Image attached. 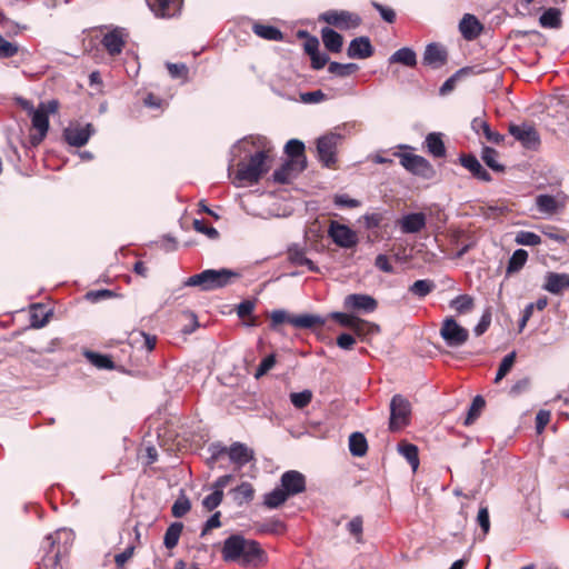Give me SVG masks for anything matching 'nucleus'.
I'll return each instance as SVG.
<instances>
[{
  "instance_id": "nucleus-1",
  "label": "nucleus",
  "mask_w": 569,
  "mask_h": 569,
  "mask_svg": "<svg viewBox=\"0 0 569 569\" xmlns=\"http://www.w3.org/2000/svg\"><path fill=\"white\" fill-rule=\"evenodd\" d=\"M243 143H251L258 150L250 156L248 162L240 161L237 164V172L233 183L237 187L247 183L253 186L270 170L272 161V147L264 137H249Z\"/></svg>"
},
{
  "instance_id": "nucleus-2",
  "label": "nucleus",
  "mask_w": 569,
  "mask_h": 569,
  "mask_svg": "<svg viewBox=\"0 0 569 569\" xmlns=\"http://www.w3.org/2000/svg\"><path fill=\"white\" fill-rule=\"evenodd\" d=\"M221 556L226 562H237L242 567L258 568L268 561L260 543L241 535H231L223 541Z\"/></svg>"
},
{
  "instance_id": "nucleus-3",
  "label": "nucleus",
  "mask_w": 569,
  "mask_h": 569,
  "mask_svg": "<svg viewBox=\"0 0 569 569\" xmlns=\"http://www.w3.org/2000/svg\"><path fill=\"white\" fill-rule=\"evenodd\" d=\"M240 278V273L230 269H207L193 274L184 282L188 287H199L202 291H212L224 288Z\"/></svg>"
},
{
  "instance_id": "nucleus-4",
  "label": "nucleus",
  "mask_w": 569,
  "mask_h": 569,
  "mask_svg": "<svg viewBox=\"0 0 569 569\" xmlns=\"http://www.w3.org/2000/svg\"><path fill=\"white\" fill-rule=\"evenodd\" d=\"M282 323H290L296 328L322 327L326 320L316 315L291 316L282 309L273 310L270 315V328L277 330Z\"/></svg>"
},
{
  "instance_id": "nucleus-5",
  "label": "nucleus",
  "mask_w": 569,
  "mask_h": 569,
  "mask_svg": "<svg viewBox=\"0 0 569 569\" xmlns=\"http://www.w3.org/2000/svg\"><path fill=\"white\" fill-rule=\"evenodd\" d=\"M508 132L526 150L538 151L541 147L540 133L532 122L509 123Z\"/></svg>"
},
{
  "instance_id": "nucleus-6",
  "label": "nucleus",
  "mask_w": 569,
  "mask_h": 569,
  "mask_svg": "<svg viewBox=\"0 0 569 569\" xmlns=\"http://www.w3.org/2000/svg\"><path fill=\"white\" fill-rule=\"evenodd\" d=\"M318 20L342 31L355 30L362 23V18L348 10H327L319 14Z\"/></svg>"
},
{
  "instance_id": "nucleus-7",
  "label": "nucleus",
  "mask_w": 569,
  "mask_h": 569,
  "mask_svg": "<svg viewBox=\"0 0 569 569\" xmlns=\"http://www.w3.org/2000/svg\"><path fill=\"white\" fill-rule=\"evenodd\" d=\"M59 109L57 100H50L47 103H40L32 113V127L38 131V134L32 136L33 144L40 143L47 136L49 129V114L56 113Z\"/></svg>"
},
{
  "instance_id": "nucleus-8",
  "label": "nucleus",
  "mask_w": 569,
  "mask_h": 569,
  "mask_svg": "<svg viewBox=\"0 0 569 569\" xmlns=\"http://www.w3.org/2000/svg\"><path fill=\"white\" fill-rule=\"evenodd\" d=\"M411 415L410 402L401 395H395L390 402L389 429L399 431L409 425Z\"/></svg>"
},
{
  "instance_id": "nucleus-9",
  "label": "nucleus",
  "mask_w": 569,
  "mask_h": 569,
  "mask_svg": "<svg viewBox=\"0 0 569 569\" xmlns=\"http://www.w3.org/2000/svg\"><path fill=\"white\" fill-rule=\"evenodd\" d=\"M341 139V134L333 132L325 134L318 139L317 152L319 160L325 167L331 168L337 162V148Z\"/></svg>"
},
{
  "instance_id": "nucleus-10",
  "label": "nucleus",
  "mask_w": 569,
  "mask_h": 569,
  "mask_svg": "<svg viewBox=\"0 0 569 569\" xmlns=\"http://www.w3.org/2000/svg\"><path fill=\"white\" fill-rule=\"evenodd\" d=\"M440 336L449 347H459L467 342L469 332L452 317H448L442 322Z\"/></svg>"
},
{
  "instance_id": "nucleus-11",
  "label": "nucleus",
  "mask_w": 569,
  "mask_h": 569,
  "mask_svg": "<svg viewBox=\"0 0 569 569\" xmlns=\"http://www.w3.org/2000/svg\"><path fill=\"white\" fill-rule=\"evenodd\" d=\"M96 132L91 123L84 126L80 123H71L63 131V138L68 144L72 147H83L89 141L90 137Z\"/></svg>"
},
{
  "instance_id": "nucleus-12",
  "label": "nucleus",
  "mask_w": 569,
  "mask_h": 569,
  "mask_svg": "<svg viewBox=\"0 0 569 569\" xmlns=\"http://www.w3.org/2000/svg\"><path fill=\"white\" fill-rule=\"evenodd\" d=\"M329 236L332 241L341 248L350 249L356 247L358 243L357 233L349 227L337 221H332L330 223Z\"/></svg>"
},
{
  "instance_id": "nucleus-13",
  "label": "nucleus",
  "mask_w": 569,
  "mask_h": 569,
  "mask_svg": "<svg viewBox=\"0 0 569 569\" xmlns=\"http://www.w3.org/2000/svg\"><path fill=\"white\" fill-rule=\"evenodd\" d=\"M343 307L355 312L371 313L377 310L378 301L369 295L351 293L345 298Z\"/></svg>"
},
{
  "instance_id": "nucleus-14",
  "label": "nucleus",
  "mask_w": 569,
  "mask_h": 569,
  "mask_svg": "<svg viewBox=\"0 0 569 569\" xmlns=\"http://www.w3.org/2000/svg\"><path fill=\"white\" fill-rule=\"evenodd\" d=\"M401 166L413 174L421 177H429L432 173V166L430 162L418 154L413 153H399Z\"/></svg>"
},
{
  "instance_id": "nucleus-15",
  "label": "nucleus",
  "mask_w": 569,
  "mask_h": 569,
  "mask_svg": "<svg viewBox=\"0 0 569 569\" xmlns=\"http://www.w3.org/2000/svg\"><path fill=\"white\" fill-rule=\"evenodd\" d=\"M149 9L158 18H172L180 13L183 0H146Z\"/></svg>"
},
{
  "instance_id": "nucleus-16",
  "label": "nucleus",
  "mask_w": 569,
  "mask_h": 569,
  "mask_svg": "<svg viewBox=\"0 0 569 569\" xmlns=\"http://www.w3.org/2000/svg\"><path fill=\"white\" fill-rule=\"evenodd\" d=\"M281 488L291 497L299 495L306 490L305 476L296 470H289L282 473L280 478Z\"/></svg>"
},
{
  "instance_id": "nucleus-17",
  "label": "nucleus",
  "mask_w": 569,
  "mask_h": 569,
  "mask_svg": "<svg viewBox=\"0 0 569 569\" xmlns=\"http://www.w3.org/2000/svg\"><path fill=\"white\" fill-rule=\"evenodd\" d=\"M397 224L402 233H418L426 228L427 218L422 212H412L398 219Z\"/></svg>"
},
{
  "instance_id": "nucleus-18",
  "label": "nucleus",
  "mask_w": 569,
  "mask_h": 569,
  "mask_svg": "<svg viewBox=\"0 0 569 569\" xmlns=\"http://www.w3.org/2000/svg\"><path fill=\"white\" fill-rule=\"evenodd\" d=\"M460 164L467 169L475 179L490 182L491 176L490 173L482 167L480 161L472 153H461L459 157Z\"/></svg>"
},
{
  "instance_id": "nucleus-19",
  "label": "nucleus",
  "mask_w": 569,
  "mask_h": 569,
  "mask_svg": "<svg viewBox=\"0 0 569 569\" xmlns=\"http://www.w3.org/2000/svg\"><path fill=\"white\" fill-rule=\"evenodd\" d=\"M447 60L448 52L442 46L438 43H430L426 47L422 59L423 64L438 69L445 66Z\"/></svg>"
},
{
  "instance_id": "nucleus-20",
  "label": "nucleus",
  "mask_w": 569,
  "mask_h": 569,
  "mask_svg": "<svg viewBox=\"0 0 569 569\" xmlns=\"http://www.w3.org/2000/svg\"><path fill=\"white\" fill-rule=\"evenodd\" d=\"M101 44L110 56H119L126 46L122 30L116 28L107 32L101 40Z\"/></svg>"
},
{
  "instance_id": "nucleus-21",
  "label": "nucleus",
  "mask_w": 569,
  "mask_h": 569,
  "mask_svg": "<svg viewBox=\"0 0 569 569\" xmlns=\"http://www.w3.org/2000/svg\"><path fill=\"white\" fill-rule=\"evenodd\" d=\"M375 52L368 37H358L351 40L347 49V56L351 59H367Z\"/></svg>"
},
{
  "instance_id": "nucleus-22",
  "label": "nucleus",
  "mask_w": 569,
  "mask_h": 569,
  "mask_svg": "<svg viewBox=\"0 0 569 569\" xmlns=\"http://www.w3.org/2000/svg\"><path fill=\"white\" fill-rule=\"evenodd\" d=\"M284 152L290 158L289 161H295L298 166V171H303L307 167V159L305 154V144L298 139L289 140L284 146Z\"/></svg>"
},
{
  "instance_id": "nucleus-23",
  "label": "nucleus",
  "mask_w": 569,
  "mask_h": 569,
  "mask_svg": "<svg viewBox=\"0 0 569 569\" xmlns=\"http://www.w3.org/2000/svg\"><path fill=\"white\" fill-rule=\"evenodd\" d=\"M459 30L466 40H475L482 32L483 26L473 14L466 13L459 23Z\"/></svg>"
},
{
  "instance_id": "nucleus-24",
  "label": "nucleus",
  "mask_w": 569,
  "mask_h": 569,
  "mask_svg": "<svg viewBox=\"0 0 569 569\" xmlns=\"http://www.w3.org/2000/svg\"><path fill=\"white\" fill-rule=\"evenodd\" d=\"M552 295H560L569 288V273L548 272L542 287Z\"/></svg>"
},
{
  "instance_id": "nucleus-25",
  "label": "nucleus",
  "mask_w": 569,
  "mask_h": 569,
  "mask_svg": "<svg viewBox=\"0 0 569 569\" xmlns=\"http://www.w3.org/2000/svg\"><path fill=\"white\" fill-rule=\"evenodd\" d=\"M471 128L477 134L482 133L491 143L501 144L505 141V136L497 131H492L489 123L483 118H475L471 121Z\"/></svg>"
},
{
  "instance_id": "nucleus-26",
  "label": "nucleus",
  "mask_w": 569,
  "mask_h": 569,
  "mask_svg": "<svg viewBox=\"0 0 569 569\" xmlns=\"http://www.w3.org/2000/svg\"><path fill=\"white\" fill-rule=\"evenodd\" d=\"M228 456L233 463L242 467L253 459V451L250 450L244 443L234 442L230 446Z\"/></svg>"
},
{
  "instance_id": "nucleus-27",
  "label": "nucleus",
  "mask_w": 569,
  "mask_h": 569,
  "mask_svg": "<svg viewBox=\"0 0 569 569\" xmlns=\"http://www.w3.org/2000/svg\"><path fill=\"white\" fill-rule=\"evenodd\" d=\"M321 39L325 48L332 53H339L342 50L343 37L330 27L321 29Z\"/></svg>"
},
{
  "instance_id": "nucleus-28",
  "label": "nucleus",
  "mask_w": 569,
  "mask_h": 569,
  "mask_svg": "<svg viewBox=\"0 0 569 569\" xmlns=\"http://www.w3.org/2000/svg\"><path fill=\"white\" fill-rule=\"evenodd\" d=\"M252 32L264 40L269 41H282L283 40V33L282 31L273 26L264 24L260 22H256L252 24Z\"/></svg>"
},
{
  "instance_id": "nucleus-29",
  "label": "nucleus",
  "mask_w": 569,
  "mask_h": 569,
  "mask_svg": "<svg viewBox=\"0 0 569 569\" xmlns=\"http://www.w3.org/2000/svg\"><path fill=\"white\" fill-rule=\"evenodd\" d=\"M428 152L435 158L446 157L447 150L439 132H431L425 140Z\"/></svg>"
},
{
  "instance_id": "nucleus-30",
  "label": "nucleus",
  "mask_w": 569,
  "mask_h": 569,
  "mask_svg": "<svg viewBox=\"0 0 569 569\" xmlns=\"http://www.w3.org/2000/svg\"><path fill=\"white\" fill-rule=\"evenodd\" d=\"M130 340L131 345L140 348L146 349V351L151 352L157 345V337L152 335H148L144 331L141 330H134L130 333Z\"/></svg>"
},
{
  "instance_id": "nucleus-31",
  "label": "nucleus",
  "mask_w": 569,
  "mask_h": 569,
  "mask_svg": "<svg viewBox=\"0 0 569 569\" xmlns=\"http://www.w3.org/2000/svg\"><path fill=\"white\" fill-rule=\"evenodd\" d=\"M288 260L296 266H306L310 271H318V267L306 257V252L298 246L288 249Z\"/></svg>"
},
{
  "instance_id": "nucleus-32",
  "label": "nucleus",
  "mask_w": 569,
  "mask_h": 569,
  "mask_svg": "<svg viewBox=\"0 0 569 569\" xmlns=\"http://www.w3.org/2000/svg\"><path fill=\"white\" fill-rule=\"evenodd\" d=\"M390 63H400L406 67L413 68L417 64V54L416 52L408 47L401 48L397 50L390 58Z\"/></svg>"
},
{
  "instance_id": "nucleus-33",
  "label": "nucleus",
  "mask_w": 569,
  "mask_h": 569,
  "mask_svg": "<svg viewBox=\"0 0 569 569\" xmlns=\"http://www.w3.org/2000/svg\"><path fill=\"white\" fill-rule=\"evenodd\" d=\"M298 166L295 164V161L287 160L279 169H277L273 174V181L278 183H288L297 173Z\"/></svg>"
},
{
  "instance_id": "nucleus-34",
  "label": "nucleus",
  "mask_w": 569,
  "mask_h": 569,
  "mask_svg": "<svg viewBox=\"0 0 569 569\" xmlns=\"http://www.w3.org/2000/svg\"><path fill=\"white\" fill-rule=\"evenodd\" d=\"M398 451L407 459V461L412 467V470L416 471L419 467L418 447L413 443L401 441L398 445Z\"/></svg>"
},
{
  "instance_id": "nucleus-35",
  "label": "nucleus",
  "mask_w": 569,
  "mask_h": 569,
  "mask_svg": "<svg viewBox=\"0 0 569 569\" xmlns=\"http://www.w3.org/2000/svg\"><path fill=\"white\" fill-rule=\"evenodd\" d=\"M542 28L559 29L561 27V12L557 8L547 9L539 18Z\"/></svg>"
},
{
  "instance_id": "nucleus-36",
  "label": "nucleus",
  "mask_w": 569,
  "mask_h": 569,
  "mask_svg": "<svg viewBox=\"0 0 569 569\" xmlns=\"http://www.w3.org/2000/svg\"><path fill=\"white\" fill-rule=\"evenodd\" d=\"M349 450L355 457H363L368 451V442L361 432H353L349 437Z\"/></svg>"
},
{
  "instance_id": "nucleus-37",
  "label": "nucleus",
  "mask_w": 569,
  "mask_h": 569,
  "mask_svg": "<svg viewBox=\"0 0 569 569\" xmlns=\"http://www.w3.org/2000/svg\"><path fill=\"white\" fill-rule=\"evenodd\" d=\"M436 289V283L431 279H421L415 281L408 289V291L419 298L422 299L430 295Z\"/></svg>"
},
{
  "instance_id": "nucleus-38",
  "label": "nucleus",
  "mask_w": 569,
  "mask_h": 569,
  "mask_svg": "<svg viewBox=\"0 0 569 569\" xmlns=\"http://www.w3.org/2000/svg\"><path fill=\"white\" fill-rule=\"evenodd\" d=\"M182 530V522H173L167 528L163 537L166 548L173 549L178 545Z\"/></svg>"
},
{
  "instance_id": "nucleus-39",
  "label": "nucleus",
  "mask_w": 569,
  "mask_h": 569,
  "mask_svg": "<svg viewBox=\"0 0 569 569\" xmlns=\"http://www.w3.org/2000/svg\"><path fill=\"white\" fill-rule=\"evenodd\" d=\"M288 498L289 496L286 493V491L281 487H278L269 493L264 495L263 503L269 509H276L283 505Z\"/></svg>"
},
{
  "instance_id": "nucleus-40",
  "label": "nucleus",
  "mask_w": 569,
  "mask_h": 569,
  "mask_svg": "<svg viewBox=\"0 0 569 569\" xmlns=\"http://www.w3.org/2000/svg\"><path fill=\"white\" fill-rule=\"evenodd\" d=\"M331 318L338 321L342 327L351 328L356 331H359L365 325L362 319L345 312H333L331 313Z\"/></svg>"
},
{
  "instance_id": "nucleus-41",
  "label": "nucleus",
  "mask_w": 569,
  "mask_h": 569,
  "mask_svg": "<svg viewBox=\"0 0 569 569\" xmlns=\"http://www.w3.org/2000/svg\"><path fill=\"white\" fill-rule=\"evenodd\" d=\"M254 497V488L250 482H242L233 489V499L238 505L250 502Z\"/></svg>"
},
{
  "instance_id": "nucleus-42",
  "label": "nucleus",
  "mask_w": 569,
  "mask_h": 569,
  "mask_svg": "<svg viewBox=\"0 0 569 569\" xmlns=\"http://www.w3.org/2000/svg\"><path fill=\"white\" fill-rule=\"evenodd\" d=\"M499 153L491 147H483L481 151V159L493 171L503 172L505 166L497 161Z\"/></svg>"
},
{
  "instance_id": "nucleus-43",
  "label": "nucleus",
  "mask_w": 569,
  "mask_h": 569,
  "mask_svg": "<svg viewBox=\"0 0 569 569\" xmlns=\"http://www.w3.org/2000/svg\"><path fill=\"white\" fill-rule=\"evenodd\" d=\"M528 252L523 249L516 250L509 259L507 273L518 272L526 264Z\"/></svg>"
},
{
  "instance_id": "nucleus-44",
  "label": "nucleus",
  "mask_w": 569,
  "mask_h": 569,
  "mask_svg": "<svg viewBox=\"0 0 569 569\" xmlns=\"http://www.w3.org/2000/svg\"><path fill=\"white\" fill-rule=\"evenodd\" d=\"M359 69L356 63H339V62H330L328 66V71L337 77L346 78L350 74L357 72Z\"/></svg>"
},
{
  "instance_id": "nucleus-45",
  "label": "nucleus",
  "mask_w": 569,
  "mask_h": 569,
  "mask_svg": "<svg viewBox=\"0 0 569 569\" xmlns=\"http://www.w3.org/2000/svg\"><path fill=\"white\" fill-rule=\"evenodd\" d=\"M536 204L539 211L552 214L558 210V202L553 196L550 194H539L536 198Z\"/></svg>"
},
{
  "instance_id": "nucleus-46",
  "label": "nucleus",
  "mask_w": 569,
  "mask_h": 569,
  "mask_svg": "<svg viewBox=\"0 0 569 569\" xmlns=\"http://www.w3.org/2000/svg\"><path fill=\"white\" fill-rule=\"evenodd\" d=\"M86 358L99 369H113L114 363L109 356L101 355L94 351H87Z\"/></svg>"
},
{
  "instance_id": "nucleus-47",
  "label": "nucleus",
  "mask_w": 569,
  "mask_h": 569,
  "mask_svg": "<svg viewBox=\"0 0 569 569\" xmlns=\"http://www.w3.org/2000/svg\"><path fill=\"white\" fill-rule=\"evenodd\" d=\"M471 68H461L457 72H455L450 78H448L439 89L441 96H446L455 90L458 80L466 74H469Z\"/></svg>"
},
{
  "instance_id": "nucleus-48",
  "label": "nucleus",
  "mask_w": 569,
  "mask_h": 569,
  "mask_svg": "<svg viewBox=\"0 0 569 569\" xmlns=\"http://www.w3.org/2000/svg\"><path fill=\"white\" fill-rule=\"evenodd\" d=\"M486 406V401L481 396H477L473 398L471 406L468 410L467 418L465 420L466 426H470L475 422V420L480 416V412Z\"/></svg>"
},
{
  "instance_id": "nucleus-49",
  "label": "nucleus",
  "mask_w": 569,
  "mask_h": 569,
  "mask_svg": "<svg viewBox=\"0 0 569 569\" xmlns=\"http://www.w3.org/2000/svg\"><path fill=\"white\" fill-rule=\"evenodd\" d=\"M516 361V352L512 351L508 353L500 362L496 378L495 383H499L511 370Z\"/></svg>"
},
{
  "instance_id": "nucleus-50",
  "label": "nucleus",
  "mask_w": 569,
  "mask_h": 569,
  "mask_svg": "<svg viewBox=\"0 0 569 569\" xmlns=\"http://www.w3.org/2000/svg\"><path fill=\"white\" fill-rule=\"evenodd\" d=\"M451 307L455 308L458 313H466L473 309L475 300L469 295H460L451 301Z\"/></svg>"
},
{
  "instance_id": "nucleus-51",
  "label": "nucleus",
  "mask_w": 569,
  "mask_h": 569,
  "mask_svg": "<svg viewBox=\"0 0 569 569\" xmlns=\"http://www.w3.org/2000/svg\"><path fill=\"white\" fill-rule=\"evenodd\" d=\"M142 103L146 108L160 111H163L168 106V102L164 99L152 92L146 94V97L142 99Z\"/></svg>"
},
{
  "instance_id": "nucleus-52",
  "label": "nucleus",
  "mask_w": 569,
  "mask_h": 569,
  "mask_svg": "<svg viewBox=\"0 0 569 569\" xmlns=\"http://www.w3.org/2000/svg\"><path fill=\"white\" fill-rule=\"evenodd\" d=\"M19 52V46L14 42H10L0 34V58L8 59L12 58Z\"/></svg>"
},
{
  "instance_id": "nucleus-53",
  "label": "nucleus",
  "mask_w": 569,
  "mask_h": 569,
  "mask_svg": "<svg viewBox=\"0 0 569 569\" xmlns=\"http://www.w3.org/2000/svg\"><path fill=\"white\" fill-rule=\"evenodd\" d=\"M492 319V309L491 307L486 308L483 311L480 321L475 327L473 332L477 337L482 336L490 327Z\"/></svg>"
},
{
  "instance_id": "nucleus-54",
  "label": "nucleus",
  "mask_w": 569,
  "mask_h": 569,
  "mask_svg": "<svg viewBox=\"0 0 569 569\" xmlns=\"http://www.w3.org/2000/svg\"><path fill=\"white\" fill-rule=\"evenodd\" d=\"M48 322V313L42 306H33L31 311V325L41 328Z\"/></svg>"
},
{
  "instance_id": "nucleus-55",
  "label": "nucleus",
  "mask_w": 569,
  "mask_h": 569,
  "mask_svg": "<svg viewBox=\"0 0 569 569\" xmlns=\"http://www.w3.org/2000/svg\"><path fill=\"white\" fill-rule=\"evenodd\" d=\"M516 242L522 246H538L541 243V237L531 231H520L516 237Z\"/></svg>"
},
{
  "instance_id": "nucleus-56",
  "label": "nucleus",
  "mask_w": 569,
  "mask_h": 569,
  "mask_svg": "<svg viewBox=\"0 0 569 569\" xmlns=\"http://www.w3.org/2000/svg\"><path fill=\"white\" fill-rule=\"evenodd\" d=\"M311 399H312V393L309 390H303L301 392H293L290 395V400H291L292 405L298 409H302V408L307 407L311 402Z\"/></svg>"
},
{
  "instance_id": "nucleus-57",
  "label": "nucleus",
  "mask_w": 569,
  "mask_h": 569,
  "mask_svg": "<svg viewBox=\"0 0 569 569\" xmlns=\"http://www.w3.org/2000/svg\"><path fill=\"white\" fill-rule=\"evenodd\" d=\"M347 529H348L349 533L351 536H353L358 542L362 541V531H363L362 517L357 516V517L352 518L349 521Z\"/></svg>"
},
{
  "instance_id": "nucleus-58",
  "label": "nucleus",
  "mask_w": 569,
  "mask_h": 569,
  "mask_svg": "<svg viewBox=\"0 0 569 569\" xmlns=\"http://www.w3.org/2000/svg\"><path fill=\"white\" fill-rule=\"evenodd\" d=\"M190 509H191V503H190L189 499L186 497H182L174 501V503L171 508V513L176 518H181L187 512H189Z\"/></svg>"
},
{
  "instance_id": "nucleus-59",
  "label": "nucleus",
  "mask_w": 569,
  "mask_h": 569,
  "mask_svg": "<svg viewBox=\"0 0 569 569\" xmlns=\"http://www.w3.org/2000/svg\"><path fill=\"white\" fill-rule=\"evenodd\" d=\"M223 490H213L212 493L208 495L203 501L202 506L207 511H212L216 509L222 501Z\"/></svg>"
},
{
  "instance_id": "nucleus-60",
  "label": "nucleus",
  "mask_w": 569,
  "mask_h": 569,
  "mask_svg": "<svg viewBox=\"0 0 569 569\" xmlns=\"http://www.w3.org/2000/svg\"><path fill=\"white\" fill-rule=\"evenodd\" d=\"M169 74L174 79L187 80L189 69L184 63H167Z\"/></svg>"
},
{
  "instance_id": "nucleus-61",
  "label": "nucleus",
  "mask_w": 569,
  "mask_h": 569,
  "mask_svg": "<svg viewBox=\"0 0 569 569\" xmlns=\"http://www.w3.org/2000/svg\"><path fill=\"white\" fill-rule=\"evenodd\" d=\"M531 387V379L529 377H525L522 379H519L518 381H516L510 390H509V395L512 396V397H518L525 392H527Z\"/></svg>"
},
{
  "instance_id": "nucleus-62",
  "label": "nucleus",
  "mask_w": 569,
  "mask_h": 569,
  "mask_svg": "<svg viewBox=\"0 0 569 569\" xmlns=\"http://www.w3.org/2000/svg\"><path fill=\"white\" fill-rule=\"evenodd\" d=\"M300 100L303 103H319L327 100V94L322 90H315L300 93Z\"/></svg>"
},
{
  "instance_id": "nucleus-63",
  "label": "nucleus",
  "mask_w": 569,
  "mask_h": 569,
  "mask_svg": "<svg viewBox=\"0 0 569 569\" xmlns=\"http://www.w3.org/2000/svg\"><path fill=\"white\" fill-rule=\"evenodd\" d=\"M284 530V523L278 519L259 525L258 531L262 533H280Z\"/></svg>"
},
{
  "instance_id": "nucleus-64",
  "label": "nucleus",
  "mask_w": 569,
  "mask_h": 569,
  "mask_svg": "<svg viewBox=\"0 0 569 569\" xmlns=\"http://www.w3.org/2000/svg\"><path fill=\"white\" fill-rule=\"evenodd\" d=\"M371 4L386 22L393 23L396 21V12L392 8L386 7L377 1H372Z\"/></svg>"
}]
</instances>
